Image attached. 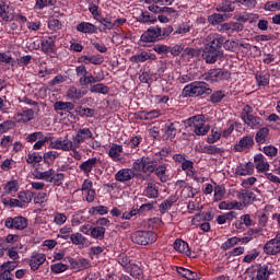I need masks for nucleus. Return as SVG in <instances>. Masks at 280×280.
<instances>
[{
  "mask_svg": "<svg viewBox=\"0 0 280 280\" xmlns=\"http://www.w3.org/2000/svg\"><path fill=\"white\" fill-rule=\"evenodd\" d=\"M225 40L226 38L218 33L208 35L207 44L203 45L201 55L207 65H215L224 56L222 45H224Z\"/></svg>",
  "mask_w": 280,
  "mask_h": 280,
  "instance_id": "1",
  "label": "nucleus"
},
{
  "mask_svg": "<svg viewBox=\"0 0 280 280\" xmlns=\"http://www.w3.org/2000/svg\"><path fill=\"white\" fill-rule=\"evenodd\" d=\"M170 164L162 163L158 167L154 165V161L148 156L140 158L133 162L132 170L135 172H143V174H152L155 172L156 176L160 177L161 183H167L165 172H167Z\"/></svg>",
  "mask_w": 280,
  "mask_h": 280,
  "instance_id": "2",
  "label": "nucleus"
},
{
  "mask_svg": "<svg viewBox=\"0 0 280 280\" xmlns=\"http://www.w3.org/2000/svg\"><path fill=\"white\" fill-rule=\"evenodd\" d=\"M182 93L184 97H202V95H211L213 90L203 81H194L184 86Z\"/></svg>",
  "mask_w": 280,
  "mask_h": 280,
  "instance_id": "3",
  "label": "nucleus"
},
{
  "mask_svg": "<svg viewBox=\"0 0 280 280\" xmlns=\"http://www.w3.org/2000/svg\"><path fill=\"white\" fill-rule=\"evenodd\" d=\"M186 128H191L197 137H205L209 133L210 127L205 124V115H196L184 121Z\"/></svg>",
  "mask_w": 280,
  "mask_h": 280,
  "instance_id": "4",
  "label": "nucleus"
},
{
  "mask_svg": "<svg viewBox=\"0 0 280 280\" xmlns=\"http://www.w3.org/2000/svg\"><path fill=\"white\" fill-rule=\"evenodd\" d=\"M159 240V235L153 231L138 230L131 234V242L138 246H150Z\"/></svg>",
  "mask_w": 280,
  "mask_h": 280,
  "instance_id": "5",
  "label": "nucleus"
},
{
  "mask_svg": "<svg viewBox=\"0 0 280 280\" xmlns=\"http://www.w3.org/2000/svg\"><path fill=\"white\" fill-rule=\"evenodd\" d=\"M231 78V72L222 68L210 69L208 72L200 75V80L209 82V84H215V82H222L223 80H229Z\"/></svg>",
  "mask_w": 280,
  "mask_h": 280,
  "instance_id": "6",
  "label": "nucleus"
},
{
  "mask_svg": "<svg viewBox=\"0 0 280 280\" xmlns=\"http://www.w3.org/2000/svg\"><path fill=\"white\" fill-rule=\"evenodd\" d=\"M4 226L11 231H25L30 226V221L23 215L8 217Z\"/></svg>",
  "mask_w": 280,
  "mask_h": 280,
  "instance_id": "7",
  "label": "nucleus"
},
{
  "mask_svg": "<svg viewBox=\"0 0 280 280\" xmlns=\"http://www.w3.org/2000/svg\"><path fill=\"white\" fill-rule=\"evenodd\" d=\"M161 32H163V28H161V26H159V25L150 26L140 36V40H141V43H159V40H162Z\"/></svg>",
  "mask_w": 280,
  "mask_h": 280,
  "instance_id": "8",
  "label": "nucleus"
},
{
  "mask_svg": "<svg viewBox=\"0 0 280 280\" xmlns=\"http://www.w3.org/2000/svg\"><path fill=\"white\" fill-rule=\"evenodd\" d=\"M93 139V131L90 128H80L75 131V135L72 137V144L74 148H80L84 141Z\"/></svg>",
  "mask_w": 280,
  "mask_h": 280,
  "instance_id": "9",
  "label": "nucleus"
},
{
  "mask_svg": "<svg viewBox=\"0 0 280 280\" xmlns=\"http://www.w3.org/2000/svg\"><path fill=\"white\" fill-rule=\"evenodd\" d=\"M0 19L5 23L14 21V7L10 2L0 0Z\"/></svg>",
  "mask_w": 280,
  "mask_h": 280,
  "instance_id": "10",
  "label": "nucleus"
},
{
  "mask_svg": "<svg viewBox=\"0 0 280 280\" xmlns=\"http://www.w3.org/2000/svg\"><path fill=\"white\" fill-rule=\"evenodd\" d=\"M254 145L255 138L253 136H245L234 145V152H246V150H253Z\"/></svg>",
  "mask_w": 280,
  "mask_h": 280,
  "instance_id": "11",
  "label": "nucleus"
},
{
  "mask_svg": "<svg viewBox=\"0 0 280 280\" xmlns=\"http://www.w3.org/2000/svg\"><path fill=\"white\" fill-rule=\"evenodd\" d=\"M58 39V36L51 35L48 37H44L40 40V49L44 54H56V40Z\"/></svg>",
  "mask_w": 280,
  "mask_h": 280,
  "instance_id": "12",
  "label": "nucleus"
},
{
  "mask_svg": "<svg viewBox=\"0 0 280 280\" xmlns=\"http://www.w3.org/2000/svg\"><path fill=\"white\" fill-rule=\"evenodd\" d=\"M50 150H62V152H71L73 150V141L69 139L65 140H50Z\"/></svg>",
  "mask_w": 280,
  "mask_h": 280,
  "instance_id": "13",
  "label": "nucleus"
},
{
  "mask_svg": "<svg viewBox=\"0 0 280 280\" xmlns=\"http://www.w3.org/2000/svg\"><path fill=\"white\" fill-rule=\"evenodd\" d=\"M35 112L32 108L24 107L21 112L14 115L18 124H30L34 119Z\"/></svg>",
  "mask_w": 280,
  "mask_h": 280,
  "instance_id": "14",
  "label": "nucleus"
},
{
  "mask_svg": "<svg viewBox=\"0 0 280 280\" xmlns=\"http://www.w3.org/2000/svg\"><path fill=\"white\" fill-rule=\"evenodd\" d=\"M69 264L72 270H78L79 272L91 268V260L86 258H69Z\"/></svg>",
  "mask_w": 280,
  "mask_h": 280,
  "instance_id": "15",
  "label": "nucleus"
},
{
  "mask_svg": "<svg viewBox=\"0 0 280 280\" xmlns=\"http://www.w3.org/2000/svg\"><path fill=\"white\" fill-rule=\"evenodd\" d=\"M70 242L74 246H79V248H89L91 245V241H89L86 236L82 235L80 232L71 234Z\"/></svg>",
  "mask_w": 280,
  "mask_h": 280,
  "instance_id": "16",
  "label": "nucleus"
},
{
  "mask_svg": "<svg viewBox=\"0 0 280 280\" xmlns=\"http://www.w3.org/2000/svg\"><path fill=\"white\" fill-rule=\"evenodd\" d=\"M86 93H89V91L80 90L72 85L66 92V97H68V100H71V102H80V100H82V97H84Z\"/></svg>",
  "mask_w": 280,
  "mask_h": 280,
  "instance_id": "17",
  "label": "nucleus"
},
{
  "mask_svg": "<svg viewBox=\"0 0 280 280\" xmlns=\"http://www.w3.org/2000/svg\"><path fill=\"white\" fill-rule=\"evenodd\" d=\"M254 163L258 174H264V172H268V170H270V164L266 161V156H264L261 153L254 156Z\"/></svg>",
  "mask_w": 280,
  "mask_h": 280,
  "instance_id": "18",
  "label": "nucleus"
},
{
  "mask_svg": "<svg viewBox=\"0 0 280 280\" xmlns=\"http://www.w3.org/2000/svg\"><path fill=\"white\" fill-rule=\"evenodd\" d=\"M244 24L240 22H230L221 24L220 32H226V34H235V32H243Z\"/></svg>",
  "mask_w": 280,
  "mask_h": 280,
  "instance_id": "19",
  "label": "nucleus"
},
{
  "mask_svg": "<svg viewBox=\"0 0 280 280\" xmlns=\"http://www.w3.org/2000/svg\"><path fill=\"white\" fill-rule=\"evenodd\" d=\"M135 178V171L131 168H121L115 174V180L118 183H128Z\"/></svg>",
  "mask_w": 280,
  "mask_h": 280,
  "instance_id": "20",
  "label": "nucleus"
},
{
  "mask_svg": "<svg viewBox=\"0 0 280 280\" xmlns=\"http://www.w3.org/2000/svg\"><path fill=\"white\" fill-rule=\"evenodd\" d=\"M173 247L177 253H182V255H186V257H191V249L189 248V244L182 238L175 240Z\"/></svg>",
  "mask_w": 280,
  "mask_h": 280,
  "instance_id": "21",
  "label": "nucleus"
},
{
  "mask_svg": "<svg viewBox=\"0 0 280 280\" xmlns=\"http://www.w3.org/2000/svg\"><path fill=\"white\" fill-rule=\"evenodd\" d=\"M236 198L238 200H243L244 205H253V202H255L257 199V195L250 190L242 189L236 194Z\"/></svg>",
  "mask_w": 280,
  "mask_h": 280,
  "instance_id": "22",
  "label": "nucleus"
},
{
  "mask_svg": "<svg viewBox=\"0 0 280 280\" xmlns=\"http://www.w3.org/2000/svg\"><path fill=\"white\" fill-rule=\"evenodd\" d=\"M180 132V122L173 121L165 125V136L172 141Z\"/></svg>",
  "mask_w": 280,
  "mask_h": 280,
  "instance_id": "23",
  "label": "nucleus"
},
{
  "mask_svg": "<svg viewBox=\"0 0 280 280\" xmlns=\"http://www.w3.org/2000/svg\"><path fill=\"white\" fill-rule=\"evenodd\" d=\"M175 202H178V194L171 195L167 199H165L159 207L160 213L165 214L172 207H174Z\"/></svg>",
  "mask_w": 280,
  "mask_h": 280,
  "instance_id": "24",
  "label": "nucleus"
},
{
  "mask_svg": "<svg viewBox=\"0 0 280 280\" xmlns=\"http://www.w3.org/2000/svg\"><path fill=\"white\" fill-rule=\"evenodd\" d=\"M97 26L91 22H81L77 25V32L81 34H97Z\"/></svg>",
  "mask_w": 280,
  "mask_h": 280,
  "instance_id": "25",
  "label": "nucleus"
},
{
  "mask_svg": "<svg viewBox=\"0 0 280 280\" xmlns=\"http://www.w3.org/2000/svg\"><path fill=\"white\" fill-rule=\"evenodd\" d=\"M45 261H47V256H45V254H36L31 256L30 258L31 270L33 271L38 270V268H40L43 264H45Z\"/></svg>",
  "mask_w": 280,
  "mask_h": 280,
  "instance_id": "26",
  "label": "nucleus"
},
{
  "mask_svg": "<svg viewBox=\"0 0 280 280\" xmlns=\"http://www.w3.org/2000/svg\"><path fill=\"white\" fill-rule=\"evenodd\" d=\"M236 174L237 176H253L255 174V164L253 162L241 164L236 167Z\"/></svg>",
  "mask_w": 280,
  "mask_h": 280,
  "instance_id": "27",
  "label": "nucleus"
},
{
  "mask_svg": "<svg viewBox=\"0 0 280 280\" xmlns=\"http://www.w3.org/2000/svg\"><path fill=\"white\" fill-rule=\"evenodd\" d=\"M264 253H266V255H279L280 242L276 241L275 238H271L265 244Z\"/></svg>",
  "mask_w": 280,
  "mask_h": 280,
  "instance_id": "28",
  "label": "nucleus"
},
{
  "mask_svg": "<svg viewBox=\"0 0 280 280\" xmlns=\"http://www.w3.org/2000/svg\"><path fill=\"white\" fill-rule=\"evenodd\" d=\"M98 164L100 160H97V158H91L88 159L85 162L81 163L79 165V168L81 170V172H84V174H91L93 168L97 167Z\"/></svg>",
  "mask_w": 280,
  "mask_h": 280,
  "instance_id": "29",
  "label": "nucleus"
},
{
  "mask_svg": "<svg viewBox=\"0 0 280 280\" xmlns=\"http://www.w3.org/2000/svg\"><path fill=\"white\" fill-rule=\"evenodd\" d=\"M243 121L252 130H259V128L264 126V118L255 115L249 116L246 120H243Z\"/></svg>",
  "mask_w": 280,
  "mask_h": 280,
  "instance_id": "30",
  "label": "nucleus"
},
{
  "mask_svg": "<svg viewBox=\"0 0 280 280\" xmlns=\"http://www.w3.org/2000/svg\"><path fill=\"white\" fill-rule=\"evenodd\" d=\"M270 279V267L268 265L259 266L253 276V280H268Z\"/></svg>",
  "mask_w": 280,
  "mask_h": 280,
  "instance_id": "31",
  "label": "nucleus"
},
{
  "mask_svg": "<svg viewBox=\"0 0 280 280\" xmlns=\"http://www.w3.org/2000/svg\"><path fill=\"white\" fill-rule=\"evenodd\" d=\"M217 12H223L224 14L235 12V2L231 0H222L215 7Z\"/></svg>",
  "mask_w": 280,
  "mask_h": 280,
  "instance_id": "32",
  "label": "nucleus"
},
{
  "mask_svg": "<svg viewBox=\"0 0 280 280\" xmlns=\"http://www.w3.org/2000/svg\"><path fill=\"white\" fill-rule=\"evenodd\" d=\"M268 137H270V129L268 127H260L255 136V141L258 145H262L268 141Z\"/></svg>",
  "mask_w": 280,
  "mask_h": 280,
  "instance_id": "33",
  "label": "nucleus"
},
{
  "mask_svg": "<svg viewBox=\"0 0 280 280\" xmlns=\"http://www.w3.org/2000/svg\"><path fill=\"white\" fill-rule=\"evenodd\" d=\"M18 198L23 207V209H27V205L32 202L34 199V192L30 190H21L18 192Z\"/></svg>",
  "mask_w": 280,
  "mask_h": 280,
  "instance_id": "34",
  "label": "nucleus"
},
{
  "mask_svg": "<svg viewBox=\"0 0 280 280\" xmlns=\"http://www.w3.org/2000/svg\"><path fill=\"white\" fill-rule=\"evenodd\" d=\"M121 152H124V147L121 144H113L109 148L108 156L112 158V161L119 163L121 161Z\"/></svg>",
  "mask_w": 280,
  "mask_h": 280,
  "instance_id": "35",
  "label": "nucleus"
},
{
  "mask_svg": "<svg viewBox=\"0 0 280 280\" xmlns=\"http://www.w3.org/2000/svg\"><path fill=\"white\" fill-rule=\"evenodd\" d=\"M127 272V275H130V277H132L133 279H138V280H144V276H143V270L141 269V267H139V265L137 264H131L130 267L125 271Z\"/></svg>",
  "mask_w": 280,
  "mask_h": 280,
  "instance_id": "36",
  "label": "nucleus"
},
{
  "mask_svg": "<svg viewBox=\"0 0 280 280\" xmlns=\"http://www.w3.org/2000/svg\"><path fill=\"white\" fill-rule=\"evenodd\" d=\"M176 272L179 273L180 277L187 280H198L200 279V276H198V272L189 270L185 267H176Z\"/></svg>",
  "mask_w": 280,
  "mask_h": 280,
  "instance_id": "37",
  "label": "nucleus"
},
{
  "mask_svg": "<svg viewBox=\"0 0 280 280\" xmlns=\"http://www.w3.org/2000/svg\"><path fill=\"white\" fill-rule=\"evenodd\" d=\"M154 58H156V56H154L153 54H149L145 51H142L138 55H133L130 57V62H145L148 60H154Z\"/></svg>",
  "mask_w": 280,
  "mask_h": 280,
  "instance_id": "38",
  "label": "nucleus"
},
{
  "mask_svg": "<svg viewBox=\"0 0 280 280\" xmlns=\"http://www.w3.org/2000/svg\"><path fill=\"white\" fill-rule=\"evenodd\" d=\"M144 196H147V198H158L159 197V184L154 183V182H150L147 185V188L144 190Z\"/></svg>",
  "mask_w": 280,
  "mask_h": 280,
  "instance_id": "39",
  "label": "nucleus"
},
{
  "mask_svg": "<svg viewBox=\"0 0 280 280\" xmlns=\"http://www.w3.org/2000/svg\"><path fill=\"white\" fill-rule=\"evenodd\" d=\"M90 237H92V240H98L100 242H102V240H104V237H106V228H102V226H92V230L90 232Z\"/></svg>",
  "mask_w": 280,
  "mask_h": 280,
  "instance_id": "40",
  "label": "nucleus"
},
{
  "mask_svg": "<svg viewBox=\"0 0 280 280\" xmlns=\"http://www.w3.org/2000/svg\"><path fill=\"white\" fill-rule=\"evenodd\" d=\"M96 82H102V79H100L97 77H93V74L89 73V72L83 78L79 79V84L81 86H89V84H91V86H93V84H96Z\"/></svg>",
  "mask_w": 280,
  "mask_h": 280,
  "instance_id": "41",
  "label": "nucleus"
},
{
  "mask_svg": "<svg viewBox=\"0 0 280 280\" xmlns=\"http://www.w3.org/2000/svg\"><path fill=\"white\" fill-rule=\"evenodd\" d=\"M117 262L119 264V266H121L125 272L128 270L130 265L133 264L132 259H130V257L126 253H121L117 256Z\"/></svg>",
  "mask_w": 280,
  "mask_h": 280,
  "instance_id": "42",
  "label": "nucleus"
},
{
  "mask_svg": "<svg viewBox=\"0 0 280 280\" xmlns=\"http://www.w3.org/2000/svg\"><path fill=\"white\" fill-rule=\"evenodd\" d=\"M258 86H268L270 84V72L262 71L255 75Z\"/></svg>",
  "mask_w": 280,
  "mask_h": 280,
  "instance_id": "43",
  "label": "nucleus"
},
{
  "mask_svg": "<svg viewBox=\"0 0 280 280\" xmlns=\"http://www.w3.org/2000/svg\"><path fill=\"white\" fill-rule=\"evenodd\" d=\"M210 95V103L211 104H220V102H222V100H224V97H226V91L224 90H215L213 92H211Z\"/></svg>",
  "mask_w": 280,
  "mask_h": 280,
  "instance_id": "44",
  "label": "nucleus"
},
{
  "mask_svg": "<svg viewBox=\"0 0 280 280\" xmlns=\"http://www.w3.org/2000/svg\"><path fill=\"white\" fill-rule=\"evenodd\" d=\"M214 215L212 212H201L199 214H196L191 222L192 224H196V222H211L213 220Z\"/></svg>",
  "mask_w": 280,
  "mask_h": 280,
  "instance_id": "45",
  "label": "nucleus"
},
{
  "mask_svg": "<svg viewBox=\"0 0 280 280\" xmlns=\"http://www.w3.org/2000/svg\"><path fill=\"white\" fill-rule=\"evenodd\" d=\"M90 91L92 93H100L101 95H108L110 88L104 83H96L91 85Z\"/></svg>",
  "mask_w": 280,
  "mask_h": 280,
  "instance_id": "46",
  "label": "nucleus"
},
{
  "mask_svg": "<svg viewBox=\"0 0 280 280\" xmlns=\"http://www.w3.org/2000/svg\"><path fill=\"white\" fill-rule=\"evenodd\" d=\"M202 154H210V155H215V154H224V149L219 148L218 145H205L201 148Z\"/></svg>",
  "mask_w": 280,
  "mask_h": 280,
  "instance_id": "47",
  "label": "nucleus"
},
{
  "mask_svg": "<svg viewBox=\"0 0 280 280\" xmlns=\"http://www.w3.org/2000/svg\"><path fill=\"white\" fill-rule=\"evenodd\" d=\"M54 108L55 110H66L69 113V110H73V108H75V105L71 102L58 101L54 104Z\"/></svg>",
  "mask_w": 280,
  "mask_h": 280,
  "instance_id": "48",
  "label": "nucleus"
},
{
  "mask_svg": "<svg viewBox=\"0 0 280 280\" xmlns=\"http://www.w3.org/2000/svg\"><path fill=\"white\" fill-rule=\"evenodd\" d=\"M254 19H259L258 14H253V13H244L242 15H236L234 16V21H237V23H253Z\"/></svg>",
  "mask_w": 280,
  "mask_h": 280,
  "instance_id": "49",
  "label": "nucleus"
},
{
  "mask_svg": "<svg viewBox=\"0 0 280 280\" xmlns=\"http://www.w3.org/2000/svg\"><path fill=\"white\" fill-rule=\"evenodd\" d=\"M19 182L16 179H12L9 180L5 185H4V194H16V191H19Z\"/></svg>",
  "mask_w": 280,
  "mask_h": 280,
  "instance_id": "50",
  "label": "nucleus"
},
{
  "mask_svg": "<svg viewBox=\"0 0 280 280\" xmlns=\"http://www.w3.org/2000/svg\"><path fill=\"white\" fill-rule=\"evenodd\" d=\"M188 32H191V26L187 23L178 24L175 31L173 32V36H185V34H188Z\"/></svg>",
  "mask_w": 280,
  "mask_h": 280,
  "instance_id": "51",
  "label": "nucleus"
},
{
  "mask_svg": "<svg viewBox=\"0 0 280 280\" xmlns=\"http://www.w3.org/2000/svg\"><path fill=\"white\" fill-rule=\"evenodd\" d=\"M43 156L38 152L28 153L26 156V163L28 165H33V167L36 165V163H42Z\"/></svg>",
  "mask_w": 280,
  "mask_h": 280,
  "instance_id": "52",
  "label": "nucleus"
},
{
  "mask_svg": "<svg viewBox=\"0 0 280 280\" xmlns=\"http://www.w3.org/2000/svg\"><path fill=\"white\" fill-rule=\"evenodd\" d=\"M220 139H222V132H220V130L214 127L211 129V135L208 137L207 142L210 143V145H213V143H218Z\"/></svg>",
  "mask_w": 280,
  "mask_h": 280,
  "instance_id": "53",
  "label": "nucleus"
},
{
  "mask_svg": "<svg viewBox=\"0 0 280 280\" xmlns=\"http://www.w3.org/2000/svg\"><path fill=\"white\" fill-rule=\"evenodd\" d=\"M158 19L156 15L148 12V11H142L140 15V23H156Z\"/></svg>",
  "mask_w": 280,
  "mask_h": 280,
  "instance_id": "54",
  "label": "nucleus"
},
{
  "mask_svg": "<svg viewBox=\"0 0 280 280\" xmlns=\"http://www.w3.org/2000/svg\"><path fill=\"white\" fill-rule=\"evenodd\" d=\"M240 244V237L233 236L228 238L222 245V250H230V248H233L234 246H237Z\"/></svg>",
  "mask_w": 280,
  "mask_h": 280,
  "instance_id": "55",
  "label": "nucleus"
},
{
  "mask_svg": "<svg viewBox=\"0 0 280 280\" xmlns=\"http://www.w3.org/2000/svg\"><path fill=\"white\" fill-rule=\"evenodd\" d=\"M51 139H54V137L51 136H42V138H39V140L35 141L34 145H33V150H43V147L45 145V143H49V141H51Z\"/></svg>",
  "mask_w": 280,
  "mask_h": 280,
  "instance_id": "56",
  "label": "nucleus"
},
{
  "mask_svg": "<svg viewBox=\"0 0 280 280\" xmlns=\"http://www.w3.org/2000/svg\"><path fill=\"white\" fill-rule=\"evenodd\" d=\"M50 270L54 275H60L62 272H67V270H69V266L62 262H56L50 266Z\"/></svg>",
  "mask_w": 280,
  "mask_h": 280,
  "instance_id": "57",
  "label": "nucleus"
},
{
  "mask_svg": "<svg viewBox=\"0 0 280 280\" xmlns=\"http://www.w3.org/2000/svg\"><path fill=\"white\" fill-rule=\"evenodd\" d=\"M58 156H60V153H58V151H47L42 156V160H44L45 163H54V161L57 160Z\"/></svg>",
  "mask_w": 280,
  "mask_h": 280,
  "instance_id": "58",
  "label": "nucleus"
},
{
  "mask_svg": "<svg viewBox=\"0 0 280 280\" xmlns=\"http://www.w3.org/2000/svg\"><path fill=\"white\" fill-rule=\"evenodd\" d=\"M208 22L210 25H220V23H224V15L220 13H213L208 16Z\"/></svg>",
  "mask_w": 280,
  "mask_h": 280,
  "instance_id": "59",
  "label": "nucleus"
},
{
  "mask_svg": "<svg viewBox=\"0 0 280 280\" xmlns=\"http://www.w3.org/2000/svg\"><path fill=\"white\" fill-rule=\"evenodd\" d=\"M226 194V189L224 188V186H215L214 187V202H220V200H222V198H224V195Z\"/></svg>",
  "mask_w": 280,
  "mask_h": 280,
  "instance_id": "60",
  "label": "nucleus"
},
{
  "mask_svg": "<svg viewBox=\"0 0 280 280\" xmlns=\"http://www.w3.org/2000/svg\"><path fill=\"white\" fill-rule=\"evenodd\" d=\"M56 0H36L35 10H44V8H48V5H55Z\"/></svg>",
  "mask_w": 280,
  "mask_h": 280,
  "instance_id": "61",
  "label": "nucleus"
},
{
  "mask_svg": "<svg viewBox=\"0 0 280 280\" xmlns=\"http://www.w3.org/2000/svg\"><path fill=\"white\" fill-rule=\"evenodd\" d=\"M65 180V174L62 173H56L54 170L52 178L50 179V183H54L56 187H60Z\"/></svg>",
  "mask_w": 280,
  "mask_h": 280,
  "instance_id": "62",
  "label": "nucleus"
},
{
  "mask_svg": "<svg viewBox=\"0 0 280 280\" xmlns=\"http://www.w3.org/2000/svg\"><path fill=\"white\" fill-rule=\"evenodd\" d=\"M43 136H45L43 131H35L26 136V141L27 143H36L37 140L43 139Z\"/></svg>",
  "mask_w": 280,
  "mask_h": 280,
  "instance_id": "63",
  "label": "nucleus"
},
{
  "mask_svg": "<svg viewBox=\"0 0 280 280\" xmlns=\"http://www.w3.org/2000/svg\"><path fill=\"white\" fill-rule=\"evenodd\" d=\"M98 23H101L103 25V32L106 33L107 30H113V27H115L114 22H110V19L108 18H102L101 20H97Z\"/></svg>",
  "mask_w": 280,
  "mask_h": 280,
  "instance_id": "64",
  "label": "nucleus"
}]
</instances>
